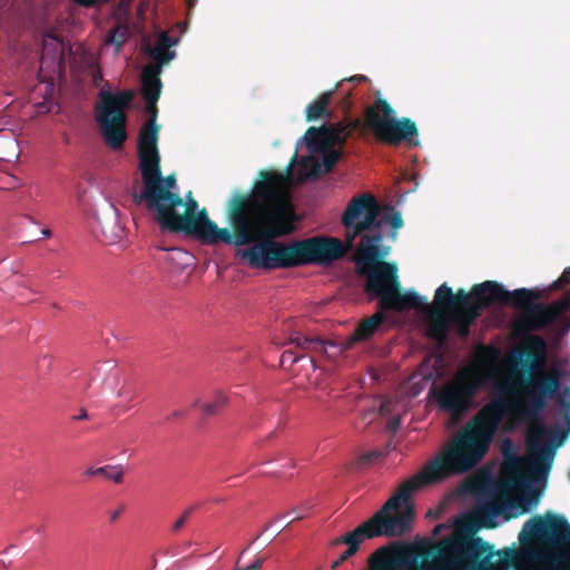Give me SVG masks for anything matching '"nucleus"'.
<instances>
[{
    "label": "nucleus",
    "mask_w": 570,
    "mask_h": 570,
    "mask_svg": "<svg viewBox=\"0 0 570 570\" xmlns=\"http://www.w3.org/2000/svg\"><path fill=\"white\" fill-rule=\"evenodd\" d=\"M391 210V214L385 217V220L390 223L391 227L393 229H399L403 226V219L400 212L394 210L393 207L389 208ZM380 220V218L377 217ZM382 224L384 223V219H381Z\"/></svg>",
    "instance_id": "c756f323"
},
{
    "label": "nucleus",
    "mask_w": 570,
    "mask_h": 570,
    "mask_svg": "<svg viewBox=\"0 0 570 570\" xmlns=\"http://www.w3.org/2000/svg\"><path fill=\"white\" fill-rule=\"evenodd\" d=\"M115 407L121 412H126L129 410V406H125V405H120V404H117Z\"/></svg>",
    "instance_id": "49530a36"
},
{
    "label": "nucleus",
    "mask_w": 570,
    "mask_h": 570,
    "mask_svg": "<svg viewBox=\"0 0 570 570\" xmlns=\"http://www.w3.org/2000/svg\"><path fill=\"white\" fill-rule=\"evenodd\" d=\"M118 396L119 397H122L127 401H131L134 400L135 397V390L134 389H130V387H127V386H122L119 391H118Z\"/></svg>",
    "instance_id": "f704fd0d"
},
{
    "label": "nucleus",
    "mask_w": 570,
    "mask_h": 570,
    "mask_svg": "<svg viewBox=\"0 0 570 570\" xmlns=\"http://www.w3.org/2000/svg\"><path fill=\"white\" fill-rule=\"evenodd\" d=\"M570 284V278L569 276H567L564 273H562V275L557 279L554 281L552 287L553 288H561L566 285H569Z\"/></svg>",
    "instance_id": "4c0bfd02"
},
{
    "label": "nucleus",
    "mask_w": 570,
    "mask_h": 570,
    "mask_svg": "<svg viewBox=\"0 0 570 570\" xmlns=\"http://www.w3.org/2000/svg\"><path fill=\"white\" fill-rule=\"evenodd\" d=\"M380 214L381 206L371 194H362L348 203L342 215V224L345 227V246L336 238L343 254L333 262L341 259L347 250L352 249L355 238L362 235L355 254V264L358 274L366 276V293L379 297L380 306L383 309L397 312L411 308L420 309L425 298L416 292L402 293L396 264L383 261L390 248L381 245L384 236L382 222L377 219ZM332 238L335 239V237ZM330 263L332 261L316 264L327 265ZM314 264L309 263L308 265Z\"/></svg>",
    "instance_id": "7ed1b4c3"
},
{
    "label": "nucleus",
    "mask_w": 570,
    "mask_h": 570,
    "mask_svg": "<svg viewBox=\"0 0 570 570\" xmlns=\"http://www.w3.org/2000/svg\"><path fill=\"white\" fill-rule=\"evenodd\" d=\"M338 108L343 110L345 114L348 112L352 108L351 94L346 92L344 97L338 102Z\"/></svg>",
    "instance_id": "72a5a7b5"
},
{
    "label": "nucleus",
    "mask_w": 570,
    "mask_h": 570,
    "mask_svg": "<svg viewBox=\"0 0 570 570\" xmlns=\"http://www.w3.org/2000/svg\"><path fill=\"white\" fill-rule=\"evenodd\" d=\"M364 122L380 142L393 147L420 145L416 124L407 117L397 119L395 110L385 99L377 98L366 108Z\"/></svg>",
    "instance_id": "423d86ee"
},
{
    "label": "nucleus",
    "mask_w": 570,
    "mask_h": 570,
    "mask_svg": "<svg viewBox=\"0 0 570 570\" xmlns=\"http://www.w3.org/2000/svg\"><path fill=\"white\" fill-rule=\"evenodd\" d=\"M41 234L45 236V237H50L51 236V230L48 229V228H45L41 230Z\"/></svg>",
    "instance_id": "de8ad7c7"
},
{
    "label": "nucleus",
    "mask_w": 570,
    "mask_h": 570,
    "mask_svg": "<svg viewBox=\"0 0 570 570\" xmlns=\"http://www.w3.org/2000/svg\"><path fill=\"white\" fill-rule=\"evenodd\" d=\"M227 395L222 391H216L213 401L205 403L202 407L206 415H215L227 404Z\"/></svg>",
    "instance_id": "c85d7f7f"
},
{
    "label": "nucleus",
    "mask_w": 570,
    "mask_h": 570,
    "mask_svg": "<svg viewBox=\"0 0 570 570\" xmlns=\"http://www.w3.org/2000/svg\"><path fill=\"white\" fill-rule=\"evenodd\" d=\"M383 452L381 450H372L357 455V458L351 463V468L354 470H363L371 466Z\"/></svg>",
    "instance_id": "cd10ccee"
},
{
    "label": "nucleus",
    "mask_w": 570,
    "mask_h": 570,
    "mask_svg": "<svg viewBox=\"0 0 570 570\" xmlns=\"http://www.w3.org/2000/svg\"><path fill=\"white\" fill-rule=\"evenodd\" d=\"M135 95L131 90L110 92L101 90L96 105V120L104 140L111 149L122 148L126 139V109L130 107Z\"/></svg>",
    "instance_id": "6e6552de"
},
{
    "label": "nucleus",
    "mask_w": 570,
    "mask_h": 570,
    "mask_svg": "<svg viewBox=\"0 0 570 570\" xmlns=\"http://www.w3.org/2000/svg\"><path fill=\"white\" fill-rule=\"evenodd\" d=\"M195 509H196V505H193V507L186 509L180 517L184 518V520L187 522V520L189 519L190 514L193 513V511Z\"/></svg>",
    "instance_id": "37998d69"
},
{
    "label": "nucleus",
    "mask_w": 570,
    "mask_h": 570,
    "mask_svg": "<svg viewBox=\"0 0 570 570\" xmlns=\"http://www.w3.org/2000/svg\"><path fill=\"white\" fill-rule=\"evenodd\" d=\"M568 430L538 424L528 433V446L531 453V466L533 470H547L554 454V448L562 444L569 430L570 416H567Z\"/></svg>",
    "instance_id": "9b49d317"
},
{
    "label": "nucleus",
    "mask_w": 570,
    "mask_h": 570,
    "mask_svg": "<svg viewBox=\"0 0 570 570\" xmlns=\"http://www.w3.org/2000/svg\"><path fill=\"white\" fill-rule=\"evenodd\" d=\"M125 509H126L125 503H120L116 510L110 511V522L111 523L116 522L119 519V517L121 515V513L125 511Z\"/></svg>",
    "instance_id": "e433bc0d"
},
{
    "label": "nucleus",
    "mask_w": 570,
    "mask_h": 570,
    "mask_svg": "<svg viewBox=\"0 0 570 570\" xmlns=\"http://www.w3.org/2000/svg\"><path fill=\"white\" fill-rule=\"evenodd\" d=\"M483 384L480 372L464 370L441 386H433L429 394L440 411L446 412L452 420L456 421L473 406L474 399Z\"/></svg>",
    "instance_id": "0eeeda50"
},
{
    "label": "nucleus",
    "mask_w": 570,
    "mask_h": 570,
    "mask_svg": "<svg viewBox=\"0 0 570 570\" xmlns=\"http://www.w3.org/2000/svg\"><path fill=\"white\" fill-rule=\"evenodd\" d=\"M181 415H184V413H183V412H180V411H175V412H173V413L168 416V420L176 419V417H180Z\"/></svg>",
    "instance_id": "c03bdc74"
},
{
    "label": "nucleus",
    "mask_w": 570,
    "mask_h": 570,
    "mask_svg": "<svg viewBox=\"0 0 570 570\" xmlns=\"http://www.w3.org/2000/svg\"><path fill=\"white\" fill-rule=\"evenodd\" d=\"M176 185L177 180L174 174L163 177L160 173L155 179L151 191H148L147 188L134 191L132 200L136 205L144 204L149 215L155 219L167 206H183V198L174 191Z\"/></svg>",
    "instance_id": "f8f14e48"
},
{
    "label": "nucleus",
    "mask_w": 570,
    "mask_h": 570,
    "mask_svg": "<svg viewBox=\"0 0 570 570\" xmlns=\"http://www.w3.org/2000/svg\"><path fill=\"white\" fill-rule=\"evenodd\" d=\"M295 159H296V154H294L291 164H293L295 161Z\"/></svg>",
    "instance_id": "5fc2aeb1"
},
{
    "label": "nucleus",
    "mask_w": 570,
    "mask_h": 570,
    "mask_svg": "<svg viewBox=\"0 0 570 570\" xmlns=\"http://www.w3.org/2000/svg\"><path fill=\"white\" fill-rule=\"evenodd\" d=\"M160 127L153 120H146L138 136V150H158Z\"/></svg>",
    "instance_id": "5701e85b"
},
{
    "label": "nucleus",
    "mask_w": 570,
    "mask_h": 570,
    "mask_svg": "<svg viewBox=\"0 0 570 570\" xmlns=\"http://www.w3.org/2000/svg\"><path fill=\"white\" fill-rule=\"evenodd\" d=\"M45 60H46V55L43 52L42 56H41V63H45Z\"/></svg>",
    "instance_id": "603ef678"
},
{
    "label": "nucleus",
    "mask_w": 570,
    "mask_h": 570,
    "mask_svg": "<svg viewBox=\"0 0 570 570\" xmlns=\"http://www.w3.org/2000/svg\"><path fill=\"white\" fill-rule=\"evenodd\" d=\"M227 219L232 230L218 227L205 208L198 210V202L189 191L183 206H167L154 220L161 230L185 233L206 245H249L237 249L236 256L252 268L288 269L343 254L340 242L333 238L277 240L293 234L298 222L289 202V178L278 171H262L250 194H236L228 203Z\"/></svg>",
    "instance_id": "f257e3e1"
},
{
    "label": "nucleus",
    "mask_w": 570,
    "mask_h": 570,
    "mask_svg": "<svg viewBox=\"0 0 570 570\" xmlns=\"http://www.w3.org/2000/svg\"><path fill=\"white\" fill-rule=\"evenodd\" d=\"M128 38V29L125 26H115L106 37V43L115 45L116 50L119 51Z\"/></svg>",
    "instance_id": "bb28decb"
},
{
    "label": "nucleus",
    "mask_w": 570,
    "mask_h": 570,
    "mask_svg": "<svg viewBox=\"0 0 570 570\" xmlns=\"http://www.w3.org/2000/svg\"><path fill=\"white\" fill-rule=\"evenodd\" d=\"M87 476L101 475L115 483H121L124 480V469L120 465H105L100 468H89L85 471Z\"/></svg>",
    "instance_id": "a878e982"
},
{
    "label": "nucleus",
    "mask_w": 570,
    "mask_h": 570,
    "mask_svg": "<svg viewBox=\"0 0 570 570\" xmlns=\"http://www.w3.org/2000/svg\"><path fill=\"white\" fill-rule=\"evenodd\" d=\"M544 342L533 338V345L519 351L515 364L527 375L509 376L491 385V400L461 430L452 442L420 471L431 484L452 475L471 471L488 453L495 432L507 415L535 414L542 411L559 387L557 375L535 373Z\"/></svg>",
    "instance_id": "f03ea898"
},
{
    "label": "nucleus",
    "mask_w": 570,
    "mask_h": 570,
    "mask_svg": "<svg viewBox=\"0 0 570 570\" xmlns=\"http://www.w3.org/2000/svg\"><path fill=\"white\" fill-rule=\"evenodd\" d=\"M563 273L570 277V267H567Z\"/></svg>",
    "instance_id": "8fccbe9b"
},
{
    "label": "nucleus",
    "mask_w": 570,
    "mask_h": 570,
    "mask_svg": "<svg viewBox=\"0 0 570 570\" xmlns=\"http://www.w3.org/2000/svg\"><path fill=\"white\" fill-rule=\"evenodd\" d=\"M120 370H118L116 366H112L110 368V377L112 380V386H116L120 381Z\"/></svg>",
    "instance_id": "58836bf2"
},
{
    "label": "nucleus",
    "mask_w": 570,
    "mask_h": 570,
    "mask_svg": "<svg viewBox=\"0 0 570 570\" xmlns=\"http://www.w3.org/2000/svg\"><path fill=\"white\" fill-rule=\"evenodd\" d=\"M368 570H431L429 552L409 542H392L370 558Z\"/></svg>",
    "instance_id": "1a4fd4ad"
},
{
    "label": "nucleus",
    "mask_w": 570,
    "mask_h": 570,
    "mask_svg": "<svg viewBox=\"0 0 570 570\" xmlns=\"http://www.w3.org/2000/svg\"><path fill=\"white\" fill-rule=\"evenodd\" d=\"M186 524L184 518L179 517L171 525V532L177 533Z\"/></svg>",
    "instance_id": "ea45409f"
},
{
    "label": "nucleus",
    "mask_w": 570,
    "mask_h": 570,
    "mask_svg": "<svg viewBox=\"0 0 570 570\" xmlns=\"http://www.w3.org/2000/svg\"><path fill=\"white\" fill-rule=\"evenodd\" d=\"M264 561V558L258 557L249 566L244 568H236L235 570H262Z\"/></svg>",
    "instance_id": "c9c22d12"
},
{
    "label": "nucleus",
    "mask_w": 570,
    "mask_h": 570,
    "mask_svg": "<svg viewBox=\"0 0 570 570\" xmlns=\"http://www.w3.org/2000/svg\"><path fill=\"white\" fill-rule=\"evenodd\" d=\"M430 484L423 474L417 472L401 482L393 495L368 520L353 531L334 539L333 546L346 544L347 549L332 563V569H337L353 557L365 540L380 537L399 538L407 534L415 517L412 495Z\"/></svg>",
    "instance_id": "20e7f679"
},
{
    "label": "nucleus",
    "mask_w": 570,
    "mask_h": 570,
    "mask_svg": "<svg viewBox=\"0 0 570 570\" xmlns=\"http://www.w3.org/2000/svg\"><path fill=\"white\" fill-rule=\"evenodd\" d=\"M88 417H89L88 412L85 409H81L80 413L78 415L73 416V420H76V421H78V420H87Z\"/></svg>",
    "instance_id": "79ce46f5"
},
{
    "label": "nucleus",
    "mask_w": 570,
    "mask_h": 570,
    "mask_svg": "<svg viewBox=\"0 0 570 570\" xmlns=\"http://www.w3.org/2000/svg\"><path fill=\"white\" fill-rule=\"evenodd\" d=\"M301 519H302V517H296V518H294L292 521H289L285 527H288L293 521H295V520H301Z\"/></svg>",
    "instance_id": "09e8293b"
},
{
    "label": "nucleus",
    "mask_w": 570,
    "mask_h": 570,
    "mask_svg": "<svg viewBox=\"0 0 570 570\" xmlns=\"http://www.w3.org/2000/svg\"><path fill=\"white\" fill-rule=\"evenodd\" d=\"M547 570H570V552L566 551L559 554L557 562Z\"/></svg>",
    "instance_id": "7c9ffc66"
},
{
    "label": "nucleus",
    "mask_w": 570,
    "mask_h": 570,
    "mask_svg": "<svg viewBox=\"0 0 570 570\" xmlns=\"http://www.w3.org/2000/svg\"><path fill=\"white\" fill-rule=\"evenodd\" d=\"M139 170L141 173L142 188L151 191L156 177L161 173L158 150H138Z\"/></svg>",
    "instance_id": "dca6fc26"
},
{
    "label": "nucleus",
    "mask_w": 570,
    "mask_h": 570,
    "mask_svg": "<svg viewBox=\"0 0 570 570\" xmlns=\"http://www.w3.org/2000/svg\"><path fill=\"white\" fill-rule=\"evenodd\" d=\"M534 538H541L556 546L564 544L570 540V524L563 517L552 513L533 517L523 525L519 540L527 542Z\"/></svg>",
    "instance_id": "ddd939ff"
},
{
    "label": "nucleus",
    "mask_w": 570,
    "mask_h": 570,
    "mask_svg": "<svg viewBox=\"0 0 570 570\" xmlns=\"http://www.w3.org/2000/svg\"><path fill=\"white\" fill-rule=\"evenodd\" d=\"M18 158V144L10 131L0 130V161Z\"/></svg>",
    "instance_id": "b1692460"
},
{
    "label": "nucleus",
    "mask_w": 570,
    "mask_h": 570,
    "mask_svg": "<svg viewBox=\"0 0 570 570\" xmlns=\"http://www.w3.org/2000/svg\"><path fill=\"white\" fill-rule=\"evenodd\" d=\"M451 553L454 559L441 558L434 564L433 570H456L459 563L464 564L466 570H489L491 558L494 554L493 547L480 537L465 538L454 542Z\"/></svg>",
    "instance_id": "9d476101"
},
{
    "label": "nucleus",
    "mask_w": 570,
    "mask_h": 570,
    "mask_svg": "<svg viewBox=\"0 0 570 570\" xmlns=\"http://www.w3.org/2000/svg\"><path fill=\"white\" fill-rule=\"evenodd\" d=\"M198 405H199V401H195L194 404H193V406H195V407L198 406Z\"/></svg>",
    "instance_id": "864d4df0"
},
{
    "label": "nucleus",
    "mask_w": 570,
    "mask_h": 570,
    "mask_svg": "<svg viewBox=\"0 0 570 570\" xmlns=\"http://www.w3.org/2000/svg\"><path fill=\"white\" fill-rule=\"evenodd\" d=\"M557 312L544 304L534 303L529 306L524 313L527 322L531 328L540 330L549 325L556 318Z\"/></svg>",
    "instance_id": "aec40b11"
},
{
    "label": "nucleus",
    "mask_w": 570,
    "mask_h": 570,
    "mask_svg": "<svg viewBox=\"0 0 570 570\" xmlns=\"http://www.w3.org/2000/svg\"><path fill=\"white\" fill-rule=\"evenodd\" d=\"M473 296L480 294L485 295L488 305L492 303H501L504 305H511L517 308H527L534 304L538 298V294L528 288H518L514 291L505 289L501 284L495 281H485L476 284L472 287Z\"/></svg>",
    "instance_id": "4468645a"
},
{
    "label": "nucleus",
    "mask_w": 570,
    "mask_h": 570,
    "mask_svg": "<svg viewBox=\"0 0 570 570\" xmlns=\"http://www.w3.org/2000/svg\"><path fill=\"white\" fill-rule=\"evenodd\" d=\"M335 94L336 89L324 91L314 101L308 104L305 110L306 120L313 121L320 118L330 117L328 106Z\"/></svg>",
    "instance_id": "4be33fe9"
},
{
    "label": "nucleus",
    "mask_w": 570,
    "mask_h": 570,
    "mask_svg": "<svg viewBox=\"0 0 570 570\" xmlns=\"http://www.w3.org/2000/svg\"><path fill=\"white\" fill-rule=\"evenodd\" d=\"M361 127V120L355 118L346 124H337L336 127H309L304 139L311 151H320L324 147L343 145L346 139Z\"/></svg>",
    "instance_id": "2eb2a0df"
},
{
    "label": "nucleus",
    "mask_w": 570,
    "mask_h": 570,
    "mask_svg": "<svg viewBox=\"0 0 570 570\" xmlns=\"http://www.w3.org/2000/svg\"><path fill=\"white\" fill-rule=\"evenodd\" d=\"M144 100L146 102L145 112L148 114V116H149L147 120H153L154 124H157V117H158L157 101L158 100H153V99H144Z\"/></svg>",
    "instance_id": "2f4dec72"
},
{
    "label": "nucleus",
    "mask_w": 570,
    "mask_h": 570,
    "mask_svg": "<svg viewBox=\"0 0 570 570\" xmlns=\"http://www.w3.org/2000/svg\"><path fill=\"white\" fill-rule=\"evenodd\" d=\"M292 342L301 350L313 351L317 353H326V346H334L333 343L324 341L320 337H308L304 335H296Z\"/></svg>",
    "instance_id": "393cba45"
},
{
    "label": "nucleus",
    "mask_w": 570,
    "mask_h": 570,
    "mask_svg": "<svg viewBox=\"0 0 570 570\" xmlns=\"http://www.w3.org/2000/svg\"><path fill=\"white\" fill-rule=\"evenodd\" d=\"M341 155L342 153L340 150L330 149L323 154L321 161L315 160L313 157H303L301 163L305 168L311 165L309 175L316 178L322 174L330 173L340 160Z\"/></svg>",
    "instance_id": "6ab92c4d"
},
{
    "label": "nucleus",
    "mask_w": 570,
    "mask_h": 570,
    "mask_svg": "<svg viewBox=\"0 0 570 570\" xmlns=\"http://www.w3.org/2000/svg\"><path fill=\"white\" fill-rule=\"evenodd\" d=\"M363 80H365V76H354L348 79V81H357V82H361Z\"/></svg>",
    "instance_id": "a18cd8bd"
},
{
    "label": "nucleus",
    "mask_w": 570,
    "mask_h": 570,
    "mask_svg": "<svg viewBox=\"0 0 570 570\" xmlns=\"http://www.w3.org/2000/svg\"><path fill=\"white\" fill-rule=\"evenodd\" d=\"M505 553H507V556H509V557H513V551H512V550H508V551H505Z\"/></svg>",
    "instance_id": "3c124183"
},
{
    "label": "nucleus",
    "mask_w": 570,
    "mask_h": 570,
    "mask_svg": "<svg viewBox=\"0 0 570 570\" xmlns=\"http://www.w3.org/2000/svg\"><path fill=\"white\" fill-rule=\"evenodd\" d=\"M177 39L161 32L157 39L156 46L148 50L149 56L157 62L155 66L160 68L175 58V51L170 48L177 43Z\"/></svg>",
    "instance_id": "412c9836"
},
{
    "label": "nucleus",
    "mask_w": 570,
    "mask_h": 570,
    "mask_svg": "<svg viewBox=\"0 0 570 570\" xmlns=\"http://www.w3.org/2000/svg\"><path fill=\"white\" fill-rule=\"evenodd\" d=\"M303 355H296L293 351L287 350L284 351L281 356V365L285 366L286 364L293 365L295 364Z\"/></svg>",
    "instance_id": "473e14b6"
},
{
    "label": "nucleus",
    "mask_w": 570,
    "mask_h": 570,
    "mask_svg": "<svg viewBox=\"0 0 570 570\" xmlns=\"http://www.w3.org/2000/svg\"><path fill=\"white\" fill-rule=\"evenodd\" d=\"M160 66L147 65L141 71V96L144 99L158 100L161 95Z\"/></svg>",
    "instance_id": "a211bd4d"
},
{
    "label": "nucleus",
    "mask_w": 570,
    "mask_h": 570,
    "mask_svg": "<svg viewBox=\"0 0 570 570\" xmlns=\"http://www.w3.org/2000/svg\"><path fill=\"white\" fill-rule=\"evenodd\" d=\"M381 306L372 316L364 318L354 330L353 334L346 341V347H351L354 343L370 340L385 321V314Z\"/></svg>",
    "instance_id": "f3484780"
},
{
    "label": "nucleus",
    "mask_w": 570,
    "mask_h": 570,
    "mask_svg": "<svg viewBox=\"0 0 570 570\" xmlns=\"http://www.w3.org/2000/svg\"><path fill=\"white\" fill-rule=\"evenodd\" d=\"M488 306L485 295L473 296L472 293L469 294L463 288L453 293L452 288L443 283L435 291L433 305L425 301L420 309L428 314L426 335L433 341L444 344L452 321L446 314L448 311L454 312L453 321L456 324L459 335L466 337L471 324Z\"/></svg>",
    "instance_id": "39448f33"
},
{
    "label": "nucleus",
    "mask_w": 570,
    "mask_h": 570,
    "mask_svg": "<svg viewBox=\"0 0 570 570\" xmlns=\"http://www.w3.org/2000/svg\"><path fill=\"white\" fill-rule=\"evenodd\" d=\"M76 3L83 6V7H90L95 4L98 0H73Z\"/></svg>",
    "instance_id": "a19ab883"
}]
</instances>
